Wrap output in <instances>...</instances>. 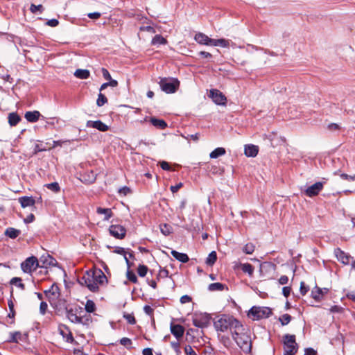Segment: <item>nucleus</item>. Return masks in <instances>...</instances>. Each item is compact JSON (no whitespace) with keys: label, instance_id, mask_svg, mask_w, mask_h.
Segmentation results:
<instances>
[{"label":"nucleus","instance_id":"nucleus-1","mask_svg":"<svg viewBox=\"0 0 355 355\" xmlns=\"http://www.w3.org/2000/svg\"><path fill=\"white\" fill-rule=\"evenodd\" d=\"M106 282V276L99 269L87 271L80 280L82 285H85L92 292L97 291L99 286L104 285Z\"/></svg>","mask_w":355,"mask_h":355},{"label":"nucleus","instance_id":"nucleus-2","mask_svg":"<svg viewBox=\"0 0 355 355\" xmlns=\"http://www.w3.org/2000/svg\"><path fill=\"white\" fill-rule=\"evenodd\" d=\"M232 336L238 346L244 352H250L252 341L249 331L248 329H245L241 323L232 331Z\"/></svg>","mask_w":355,"mask_h":355},{"label":"nucleus","instance_id":"nucleus-3","mask_svg":"<svg viewBox=\"0 0 355 355\" xmlns=\"http://www.w3.org/2000/svg\"><path fill=\"white\" fill-rule=\"evenodd\" d=\"M240 322L230 315H223L214 322V327L217 331H225L230 329L231 332L234 330Z\"/></svg>","mask_w":355,"mask_h":355},{"label":"nucleus","instance_id":"nucleus-4","mask_svg":"<svg viewBox=\"0 0 355 355\" xmlns=\"http://www.w3.org/2000/svg\"><path fill=\"white\" fill-rule=\"evenodd\" d=\"M271 313V310L268 307L253 306L249 311L248 316L253 320H258L269 317Z\"/></svg>","mask_w":355,"mask_h":355},{"label":"nucleus","instance_id":"nucleus-5","mask_svg":"<svg viewBox=\"0 0 355 355\" xmlns=\"http://www.w3.org/2000/svg\"><path fill=\"white\" fill-rule=\"evenodd\" d=\"M159 85L162 89L167 93L172 94L176 92L180 85V82L178 79H166L162 78L159 81Z\"/></svg>","mask_w":355,"mask_h":355},{"label":"nucleus","instance_id":"nucleus-6","mask_svg":"<svg viewBox=\"0 0 355 355\" xmlns=\"http://www.w3.org/2000/svg\"><path fill=\"white\" fill-rule=\"evenodd\" d=\"M284 349L287 353H297V344L295 342V336L294 335L286 334L284 336Z\"/></svg>","mask_w":355,"mask_h":355},{"label":"nucleus","instance_id":"nucleus-7","mask_svg":"<svg viewBox=\"0 0 355 355\" xmlns=\"http://www.w3.org/2000/svg\"><path fill=\"white\" fill-rule=\"evenodd\" d=\"M40 262L35 257H31L27 258L21 264V270L26 273H31L39 267Z\"/></svg>","mask_w":355,"mask_h":355},{"label":"nucleus","instance_id":"nucleus-8","mask_svg":"<svg viewBox=\"0 0 355 355\" xmlns=\"http://www.w3.org/2000/svg\"><path fill=\"white\" fill-rule=\"evenodd\" d=\"M209 97L218 105H225L227 102V98L225 95L218 89H211L209 91Z\"/></svg>","mask_w":355,"mask_h":355},{"label":"nucleus","instance_id":"nucleus-9","mask_svg":"<svg viewBox=\"0 0 355 355\" xmlns=\"http://www.w3.org/2000/svg\"><path fill=\"white\" fill-rule=\"evenodd\" d=\"M210 321V317L207 313L196 314L193 317V324L200 328H204L207 327Z\"/></svg>","mask_w":355,"mask_h":355},{"label":"nucleus","instance_id":"nucleus-10","mask_svg":"<svg viewBox=\"0 0 355 355\" xmlns=\"http://www.w3.org/2000/svg\"><path fill=\"white\" fill-rule=\"evenodd\" d=\"M324 184L322 182H317L308 187L304 191L305 195L311 198L317 196L322 190Z\"/></svg>","mask_w":355,"mask_h":355},{"label":"nucleus","instance_id":"nucleus-11","mask_svg":"<svg viewBox=\"0 0 355 355\" xmlns=\"http://www.w3.org/2000/svg\"><path fill=\"white\" fill-rule=\"evenodd\" d=\"M110 234L118 239L125 237L126 230L125 227L121 225H112L109 228Z\"/></svg>","mask_w":355,"mask_h":355},{"label":"nucleus","instance_id":"nucleus-12","mask_svg":"<svg viewBox=\"0 0 355 355\" xmlns=\"http://www.w3.org/2000/svg\"><path fill=\"white\" fill-rule=\"evenodd\" d=\"M44 293L50 302H55L60 295V289L55 284L49 290L45 291Z\"/></svg>","mask_w":355,"mask_h":355},{"label":"nucleus","instance_id":"nucleus-13","mask_svg":"<svg viewBox=\"0 0 355 355\" xmlns=\"http://www.w3.org/2000/svg\"><path fill=\"white\" fill-rule=\"evenodd\" d=\"M40 262L39 267L48 268L51 266H55L56 261L49 254H44L38 260Z\"/></svg>","mask_w":355,"mask_h":355},{"label":"nucleus","instance_id":"nucleus-14","mask_svg":"<svg viewBox=\"0 0 355 355\" xmlns=\"http://www.w3.org/2000/svg\"><path fill=\"white\" fill-rule=\"evenodd\" d=\"M328 291L329 289L327 288H321L318 286H315L311 291V296L314 300L320 301L322 299L323 296L328 293Z\"/></svg>","mask_w":355,"mask_h":355},{"label":"nucleus","instance_id":"nucleus-15","mask_svg":"<svg viewBox=\"0 0 355 355\" xmlns=\"http://www.w3.org/2000/svg\"><path fill=\"white\" fill-rule=\"evenodd\" d=\"M86 125L87 127L94 128L102 132H105L109 128L108 126L101 121H88Z\"/></svg>","mask_w":355,"mask_h":355},{"label":"nucleus","instance_id":"nucleus-16","mask_svg":"<svg viewBox=\"0 0 355 355\" xmlns=\"http://www.w3.org/2000/svg\"><path fill=\"white\" fill-rule=\"evenodd\" d=\"M194 39L198 44L207 46H211V42L213 40L202 33L196 34Z\"/></svg>","mask_w":355,"mask_h":355},{"label":"nucleus","instance_id":"nucleus-17","mask_svg":"<svg viewBox=\"0 0 355 355\" xmlns=\"http://www.w3.org/2000/svg\"><path fill=\"white\" fill-rule=\"evenodd\" d=\"M259 152V147L253 144H248L244 146V153L247 157H254Z\"/></svg>","mask_w":355,"mask_h":355},{"label":"nucleus","instance_id":"nucleus-18","mask_svg":"<svg viewBox=\"0 0 355 355\" xmlns=\"http://www.w3.org/2000/svg\"><path fill=\"white\" fill-rule=\"evenodd\" d=\"M18 201L23 208L33 207L35 204V199L29 196L20 197L19 198Z\"/></svg>","mask_w":355,"mask_h":355},{"label":"nucleus","instance_id":"nucleus-19","mask_svg":"<svg viewBox=\"0 0 355 355\" xmlns=\"http://www.w3.org/2000/svg\"><path fill=\"white\" fill-rule=\"evenodd\" d=\"M96 213L99 215L103 216V220H108L110 218L112 217L113 213L111 209L109 208H102V207H97L96 209Z\"/></svg>","mask_w":355,"mask_h":355},{"label":"nucleus","instance_id":"nucleus-20","mask_svg":"<svg viewBox=\"0 0 355 355\" xmlns=\"http://www.w3.org/2000/svg\"><path fill=\"white\" fill-rule=\"evenodd\" d=\"M335 254L338 261L342 262L343 264H348L349 261V257L343 251L340 249H336L335 250Z\"/></svg>","mask_w":355,"mask_h":355},{"label":"nucleus","instance_id":"nucleus-21","mask_svg":"<svg viewBox=\"0 0 355 355\" xmlns=\"http://www.w3.org/2000/svg\"><path fill=\"white\" fill-rule=\"evenodd\" d=\"M171 331L178 339L182 337L184 329L183 327L180 324H171Z\"/></svg>","mask_w":355,"mask_h":355},{"label":"nucleus","instance_id":"nucleus-22","mask_svg":"<svg viewBox=\"0 0 355 355\" xmlns=\"http://www.w3.org/2000/svg\"><path fill=\"white\" fill-rule=\"evenodd\" d=\"M40 116V113L38 111L27 112L25 114L26 119L29 122H36Z\"/></svg>","mask_w":355,"mask_h":355},{"label":"nucleus","instance_id":"nucleus-23","mask_svg":"<svg viewBox=\"0 0 355 355\" xmlns=\"http://www.w3.org/2000/svg\"><path fill=\"white\" fill-rule=\"evenodd\" d=\"M73 75L79 79H87L90 76V72L87 69H78L75 71Z\"/></svg>","mask_w":355,"mask_h":355},{"label":"nucleus","instance_id":"nucleus-24","mask_svg":"<svg viewBox=\"0 0 355 355\" xmlns=\"http://www.w3.org/2000/svg\"><path fill=\"white\" fill-rule=\"evenodd\" d=\"M212 46H221L224 48H227L230 46V41L225 39H213L211 42Z\"/></svg>","mask_w":355,"mask_h":355},{"label":"nucleus","instance_id":"nucleus-25","mask_svg":"<svg viewBox=\"0 0 355 355\" xmlns=\"http://www.w3.org/2000/svg\"><path fill=\"white\" fill-rule=\"evenodd\" d=\"M171 254L173 257L182 263H187L189 261V257L187 254L180 253L175 250H172Z\"/></svg>","mask_w":355,"mask_h":355},{"label":"nucleus","instance_id":"nucleus-26","mask_svg":"<svg viewBox=\"0 0 355 355\" xmlns=\"http://www.w3.org/2000/svg\"><path fill=\"white\" fill-rule=\"evenodd\" d=\"M20 121L19 116L15 113H10L8 115V123L10 125L14 126L16 125Z\"/></svg>","mask_w":355,"mask_h":355},{"label":"nucleus","instance_id":"nucleus-27","mask_svg":"<svg viewBox=\"0 0 355 355\" xmlns=\"http://www.w3.org/2000/svg\"><path fill=\"white\" fill-rule=\"evenodd\" d=\"M225 154V150L223 148L219 147L214 150L209 155L211 159H216L220 156Z\"/></svg>","mask_w":355,"mask_h":355},{"label":"nucleus","instance_id":"nucleus-28","mask_svg":"<svg viewBox=\"0 0 355 355\" xmlns=\"http://www.w3.org/2000/svg\"><path fill=\"white\" fill-rule=\"evenodd\" d=\"M167 43L166 40L161 35H156L152 40L151 44L153 45L157 44H166Z\"/></svg>","mask_w":355,"mask_h":355},{"label":"nucleus","instance_id":"nucleus-29","mask_svg":"<svg viewBox=\"0 0 355 355\" xmlns=\"http://www.w3.org/2000/svg\"><path fill=\"white\" fill-rule=\"evenodd\" d=\"M226 288L225 284H223L221 283H212L209 285V290L210 291H223Z\"/></svg>","mask_w":355,"mask_h":355},{"label":"nucleus","instance_id":"nucleus-30","mask_svg":"<svg viewBox=\"0 0 355 355\" xmlns=\"http://www.w3.org/2000/svg\"><path fill=\"white\" fill-rule=\"evenodd\" d=\"M19 230L12 227L8 228L5 232V234L11 239H15L19 236Z\"/></svg>","mask_w":355,"mask_h":355},{"label":"nucleus","instance_id":"nucleus-31","mask_svg":"<svg viewBox=\"0 0 355 355\" xmlns=\"http://www.w3.org/2000/svg\"><path fill=\"white\" fill-rule=\"evenodd\" d=\"M242 270L248 273L250 276H252L254 272V268L253 266L250 263H241L240 264Z\"/></svg>","mask_w":355,"mask_h":355},{"label":"nucleus","instance_id":"nucleus-32","mask_svg":"<svg viewBox=\"0 0 355 355\" xmlns=\"http://www.w3.org/2000/svg\"><path fill=\"white\" fill-rule=\"evenodd\" d=\"M150 121L153 123V125H154L155 126L159 127L162 129H164L166 127V123L163 120L152 118L150 119Z\"/></svg>","mask_w":355,"mask_h":355},{"label":"nucleus","instance_id":"nucleus-33","mask_svg":"<svg viewBox=\"0 0 355 355\" xmlns=\"http://www.w3.org/2000/svg\"><path fill=\"white\" fill-rule=\"evenodd\" d=\"M108 83H103L100 87V92L104 90L107 87H116L118 85V82L116 80H108Z\"/></svg>","mask_w":355,"mask_h":355},{"label":"nucleus","instance_id":"nucleus-34","mask_svg":"<svg viewBox=\"0 0 355 355\" xmlns=\"http://www.w3.org/2000/svg\"><path fill=\"white\" fill-rule=\"evenodd\" d=\"M217 259L216 252L215 251H212L207 257L206 259V263L208 265H213Z\"/></svg>","mask_w":355,"mask_h":355},{"label":"nucleus","instance_id":"nucleus-35","mask_svg":"<svg viewBox=\"0 0 355 355\" xmlns=\"http://www.w3.org/2000/svg\"><path fill=\"white\" fill-rule=\"evenodd\" d=\"M85 309L87 312H88V313H93L96 310L95 303L92 300H88L86 302L85 308Z\"/></svg>","mask_w":355,"mask_h":355},{"label":"nucleus","instance_id":"nucleus-36","mask_svg":"<svg viewBox=\"0 0 355 355\" xmlns=\"http://www.w3.org/2000/svg\"><path fill=\"white\" fill-rule=\"evenodd\" d=\"M159 228H160L161 232L165 236L169 235L172 232L171 227L167 224L160 225Z\"/></svg>","mask_w":355,"mask_h":355},{"label":"nucleus","instance_id":"nucleus-37","mask_svg":"<svg viewBox=\"0 0 355 355\" xmlns=\"http://www.w3.org/2000/svg\"><path fill=\"white\" fill-rule=\"evenodd\" d=\"M255 246L253 243H247L243 248V251L247 254H251L254 251Z\"/></svg>","mask_w":355,"mask_h":355},{"label":"nucleus","instance_id":"nucleus-38","mask_svg":"<svg viewBox=\"0 0 355 355\" xmlns=\"http://www.w3.org/2000/svg\"><path fill=\"white\" fill-rule=\"evenodd\" d=\"M291 320V316L287 313L282 315L279 318V321L282 325L288 324Z\"/></svg>","mask_w":355,"mask_h":355},{"label":"nucleus","instance_id":"nucleus-39","mask_svg":"<svg viewBox=\"0 0 355 355\" xmlns=\"http://www.w3.org/2000/svg\"><path fill=\"white\" fill-rule=\"evenodd\" d=\"M107 102V98L101 93L98 94L96 104L98 106L101 107Z\"/></svg>","mask_w":355,"mask_h":355},{"label":"nucleus","instance_id":"nucleus-40","mask_svg":"<svg viewBox=\"0 0 355 355\" xmlns=\"http://www.w3.org/2000/svg\"><path fill=\"white\" fill-rule=\"evenodd\" d=\"M67 317L69 319L73 322L79 323L81 322V318L78 317L76 314H74L72 311H69L67 313Z\"/></svg>","mask_w":355,"mask_h":355},{"label":"nucleus","instance_id":"nucleus-41","mask_svg":"<svg viewBox=\"0 0 355 355\" xmlns=\"http://www.w3.org/2000/svg\"><path fill=\"white\" fill-rule=\"evenodd\" d=\"M147 272H148L147 266H146L144 265L139 266L138 269H137V272L140 277H143L146 276L147 274Z\"/></svg>","mask_w":355,"mask_h":355},{"label":"nucleus","instance_id":"nucleus-42","mask_svg":"<svg viewBox=\"0 0 355 355\" xmlns=\"http://www.w3.org/2000/svg\"><path fill=\"white\" fill-rule=\"evenodd\" d=\"M21 334L19 332H14L10 334V342L17 343L21 339Z\"/></svg>","mask_w":355,"mask_h":355},{"label":"nucleus","instance_id":"nucleus-43","mask_svg":"<svg viewBox=\"0 0 355 355\" xmlns=\"http://www.w3.org/2000/svg\"><path fill=\"white\" fill-rule=\"evenodd\" d=\"M46 187L55 192H58L60 191V186L57 182H53L50 184H47Z\"/></svg>","mask_w":355,"mask_h":355},{"label":"nucleus","instance_id":"nucleus-44","mask_svg":"<svg viewBox=\"0 0 355 355\" xmlns=\"http://www.w3.org/2000/svg\"><path fill=\"white\" fill-rule=\"evenodd\" d=\"M21 279L19 277H14L11 279L10 283L18 286L21 289L24 288V284L21 282Z\"/></svg>","mask_w":355,"mask_h":355},{"label":"nucleus","instance_id":"nucleus-45","mask_svg":"<svg viewBox=\"0 0 355 355\" xmlns=\"http://www.w3.org/2000/svg\"><path fill=\"white\" fill-rule=\"evenodd\" d=\"M127 277L128 279L133 282V283H136L137 282V276L135 275V274L132 272V271H128L127 272Z\"/></svg>","mask_w":355,"mask_h":355},{"label":"nucleus","instance_id":"nucleus-46","mask_svg":"<svg viewBox=\"0 0 355 355\" xmlns=\"http://www.w3.org/2000/svg\"><path fill=\"white\" fill-rule=\"evenodd\" d=\"M184 352L186 355H197L195 351L193 349L191 346L187 345L184 347Z\"/></svg>","mask_w":355,"mask_h":355},{"label":"nucleus","instance_id":"nucleus-47","mask_svg":"<svg viewBox=\"0 0 355 355\" xmlns=\"http://www.w3.org/2000/svg\"><path fill=\"white\" fill-rule=\"evenodd\" d=\"M115 252L116 253H118V254L123 255L124 256V259H125V260L126 261V263L128 265H129L128 258L127 257L125 251V250L123 248H119V249L116 250Z\"/></svg>","mask_w":355,"mask_h":355},{"label":"nucleus","instance_id":"nucleus-48","mask_svg":"<svg viewBox=\"0 0 355 355\" xmlns=\"http://www.w3.org/2000/svg\"><path fill=\"white\" fill-rule=\"evenodd\" d=\"M300 293L302 295H304L306 294V293L309 291V288L305 286L304 283L303 282L300 284Z\"/></svg>","mask_w":355,"mask_h":355},{"label":"nucleus","instance_id":"nucleus-49","mask_svg":"<svg viewBox=\"0 0 355 355\" xmlns=\"http://www.w3.org/2000/svg\"><path fill=\"white\" fill-rule=\"evenodd\" d=\"M139 30H140V31H148V32H150L151 33H155V30L152 26H141L139 28Z\"/></svg>","mask_w":355,"mask_h":355},{"label":"nucleus","instance_id":"nucleus-50","mask_svg":"<svg viewBox=\"0 0 355 355\" xmlns=\"http://www.w3.org/2000/svg\"><path fill=\"white\" fill-rule=\"evenodd\" d=\"M59 21L55 19H49L46 21V24L51 27H55L58 25Z\"/></svg>","mask_w":355,"mask_h":355},{"label":"nucleus","instance_id":"nucleus-51","mask_svg":"<svg viewBox=\"0 0 355 355\" xmlns=\"http://www.w3.org/2000/svg\"><path fill=\"white\" fill-rule=\"evenodd\" d=\"M101 71H102L103 76L105 80H108L112 79V77H111L109 71L106 69L102 68Z\"/></svg>","mask_w":355,"mask_h":355},{"label":"nucleus","instance_id":"nucleus-52","mask_svg":"<svg viewBox=\"0 0 355 355\" xmlns=\"http://www.w3.org/2000/svg\"><path fill=\"white\" fill-rule=\"evenodd\" d=\"M47 304L44 302H42L40 306V313L44 315L46 313V311L47 309Z\"/></svg>","mask_w":355,"mask_h":355},{"label":"nucleus","instance_id":"nucleus-53","mask_svg":"<svg viewBox=\"0 0 355 355\" xmlns=\"http://www.w3.org/2000/svg\"><path fill=\"white\" fill-rule=\"evenodd\" d=\"M291 288L289 287V286H284L283 288H282V293L283 295L287 297L289 296L290 293H291Z\"/></svg>","mask_w":355,"mask_h":355},{"label":"nucleus","instance_id":"nucleus-54","mask_svg":"<svg viewBox=\"0 0 355 355\" xmlns=\"http://www.w3.org/2000/svg\"><path fill=\"white\" fill-rule=\"evenodd\" d=\"M279 284L284 285L288 282V277L286 275H282L278 280Z\"/></svg>","mask_w":355,"mask_h":355},{"label":"nucleus","instance_id":"nucleus-55","mask_svg":"<svg viewBox=\"0 0 355 355\" xmlns=\"http://www.w3.org/2000/svg\"><path fill=\"white\" fill-rule=\"evenodd\" d=\"M340 177L343 179H345V180H349V181H354L355 180V175H347V174H345V173H342L340 175Z\"/></svg>","mask_w":355,"mask_h":355},{"label":"nucleus","instance_id":"nucleus-56","mask_svg":"<svg viewBox=\"0 0 355 355\" xmlns=\"http://www.w3.org/2000/svg\"><path fill=\"white\" fill-rule=\"evenodd\" d=\"M191 297H189V295H187L182 296L180 298V302L182 304L188 303V302H191Z\"/></svg>","mask_w":355,"mask_h":355},{"label":"nucleus","instance_id":"nucleus-57","mask_svg":"<svg viewBox=\"0 0 355 355\" xmlns=\"http://www.w3.org/2000/svg\"><path fill=\"white\" fill-rule=\"evenodd\" d=\"M119 193H121V194H123L125 196L130 193V188H128L127 187H123L119 189Z\"/></svg>","mask_w":355,"mask_h":355},{"label":"nucleus","instance_id":"nucleus-58","mask_svg":"<svg viewBox=\"0 0 355 355\" xmlns=\"http://www.w3.org/2000/svg\"><path fill=\"white\" fill-rule=\"evenodd\" d=\"M182 187V183H179L176 185L171 186L170 189L173 193H176Z\"/></svg>","mask_w":355,"mask_h":355},{"label":"nucleus","instance_id":"nucleus-59","mask_svg":"<svg viewBox=\"0 0 355 355\" xmlns=\"http://www.w3.org/2000/svg\"><path fill=\"white\" fill-rule=\"evenodd\" d=\"M125 319L127 320V321H128L130 324H135V322H136V320H135V317H134V316H132V315H130V314H128V315H125Z\"/></svg>","mask_w":355,"mask_h":355},{"label":"nucleus","instance_id":"nucleus-60","mask_svg":"<svg viewBox=\"0 0 355 355\" xmlns=\"http://www.w3.org/2000/svg\"><path fill=\"white\" fill-rule=\"evenodd\" d=\"M160 166H161V168H162L163 170L168 171V170H170V168H171L169 164H168V162H165V161H162V162L160 163Z\"/></svg>","mask_w":355,"mask_h":355},{"label":"nucleus","instance_id":"nucleus-61","mask_svg":"<svg viewBox=\"0 0 355 355\" xmlns=\"http://www.w3.org/2000/svg\"><path fill=\"white\" fill-rule=\"evenodd\" d=\"M101 13L98 12H91V13L88 14V17L90 19H98L101 17Z\"/></svg>","mask_w":355,"mask_h":355},{"label":"nucleus","instance_id":"nucleus-62","mask_svg":"<svg viewBox=\"0 0 355 355\" xmlns=\"http://www.w3.org/2000/svg\"><path fill=\"white\" fill-rule=\"evenodd\" d=\"M144 312L149 315H151L153 312V308L148 305H146L144 307Z\"/></svg>","mask_w":355,"mask_h":355},{"label":"nucleus","instance_id":"nucleus-63","mask_svg":"<svg viewBox=\"0 0 355 355\" xmlns=\"http://www.w3.org/2000/svg\"><path fill=\"white\" fill-rule=\"evenodd\" d=\"M95 180H96V175L92 171H91L89 173V179L87 180V181L89 183H92L94 182Z\"/></svg>","mask_w":355,"mask_h":355},{"label":"nucleus","instance_id":"nucleus-64","mask_svg":"<svg viewBox=\"0 0 355 355\" xmlns=\"http://www.w3.org/2000/svg\"><path fill=\"white\" fill-rule=\"evenodd\" d=\"M304 355H316V352L312 348H307L305 349Z\"/></svg>","mask_w":355,"mask_h":355}]
</instances>
